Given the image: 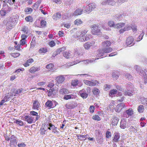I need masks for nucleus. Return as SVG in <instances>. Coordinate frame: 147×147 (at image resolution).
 <instances>
[{
  "label": "nucleus",
  "instance_id": "6e6d98bb",
  "mask_svg": "<svg viewBox=\"0 0 147 147\" xmlns=\"http://www.w3.org/2000/svg\"><path fill=\"white\" fill-rule=\"evenodd\" d=\"M115 24L114 22L112 21H110L108 23V25L110 27H113L114 28L115 26Z\"/></svg>",
  "mask_w": 147,
  "mask_h": 147
},
{
  "label": "nucleus",
  "instance_id": "f03ea898",
  "mask_svg": "<svg viewBox=\"0 0 147 147\" xmlns=\"http://www.w3.org/2000/svg\"><path fill=\"white\" fill-rule=\"evenodd\" d=\"M113 51V49L111 47H107L104 48L102 49H100L98 50V53L97 54L98 57H101L102 58V56H103L105 53H110Z\"/></svg>",
  "mask_w": 147,
  "mask_h": 147
},
{
  "label": "nucleus",
  "instance_id": "7c9ffc66",
  "mask_svg": "<svg viewBox=\"0 0 147 147\" xmlns=\"http://www.w3.org/2000/svg\"><path fill=\"white\" fill-rule=\"evenodd\" d=\"M134 91V90H127L125 92L124 94L125 96H131L133 95L132 94Z\"/></svg>",
  "mask_w": 147,
  "mask_h": 147
},
{
  "label": "nucleus",
  "instance_id": "393cba45",
  "mask_svg": "<svg viewBox=\"0 0 147 147\" xmlns=\"http://www.w3.org/2000/svg\"><path fill=\"white\" fill-rule=\"evenodd\" d=\"M119 75V72L115 71L113 73L112 77L114 80H116L118 78Z\"/></svg>",
  "mask_w": 147,
  "mask_h": 147
},
{
  "label": "nucleus",
  "instance_id": "4c0bfd02",
  "mask_svg": "<svg viewBox=\"0 0 147 147\" xmlns=\"http://www.w3.org/2000/svg\"><path fill=\"white\" fill-rule=\"evenodd\" d=\"M30 114L33 116H36V117L35 118V121H37L39 118L38 115V113L34 111H32L30 112Z\"/></svg>",
  "mask_w": 147,
  "mask_h": 147
},
{
  "label": "nucleus",
  "instance_id": "72a5a7b5",
  "mask_svg": "<svg viewBox=\"0 0 147 147\" xmlns=\"http://www.w3.org/2000/svg\"><path fill=\"white\" fill-rule=\"evenodd\" d=\"M54 67V65L53 63H49L47 65L46 67V68L49 71L52 70Z\"/></svg>",
  "mask_w": 147,
  "mask_h": 147
},
{
  "label": "nucleus",
  "instance_id": "a18cd8bd",
  "mask_svg": "<svg viewBox=\"0 0 147 147\" xmlns=\"http://www.w3.org/2000/svg\"><path fill=\"white\" fill-rule=\"evenodd\" d=\"M66 50V47H63L61 48L58 49L56 51V52L57 54L60 53L61 52L64 51Z\"/></svg>",
  "mask_w": 147,
  "mask_h": 147
},
{
  "label": "nucleus",
  "instance_id": "79ce46f5",
  "mask_svg": "<svg viewBox=\"0 0 147 147\" xmlns=\"http://www.w3.org/2000/svg\"><path fill=\"white\" fill-rule=\"evenodd\" d=\"M142 103L144 105H147V98L143 97L140 98Z\"/></svg>",
  "mask_w": 147,
  "mask_h": 147
},
{
  "label": "nucleus",
  "instance_id": "6ab92c4d",
  "mask_svg": "<svg viewBox=\"0 0 147 147\" xmlns=\"http://www.w3.org/2000/svg\"><path fill=\"white\" fill-rule=\"evenodd\" d=\"M49 126L51 127L52 132L54 134H57L59 133V131L57 130V128L52 123H50L49 124Z\"/></svg>",
  "mask_w": 147,
  "mask_h": 147
},
{
  "label": "nucleus",
  "instance_id": "bb28decb",
  "mask_svg": "<svg viewBox=\"0 0 147 147\" xmlns=\"http://www.w3.org/2000/svg\"><path fill=\"white\" fill-rule=\"evenodd\" d=\"M125 25V23H119L117 24H115V26L114 28L117 29H120L122 27H123Z\"/></svg>",
  "mask_w": 147,
  "mask_h": 147
},
{
  "label": "nucleus",
  "instance_id": "5701e85b",
  "mask_svg": "<svg viewBox=\"0 0 147 147\" xmlns=\"http://www.w3.org/2000/svg\"><path fill=\"white\" fill-rule=\"evenodd\" d=\"M40 70L39 67H32L29 69V71L31 73H34L35 72Z\"/></svg>",
  "mask_w": 147,
  "mask_h": 147
},
{
  "label": "nucleus",
  "instance_id": "1a4fd4ad",
  "mask_svg": "<svg viewBox=\"0 0 147 147\" xmlns=\"http://www.w3.org/2000/svg\"><path fill=\"white\" fill-rule=\"evenodd\" d=\"M125 105L123 103H121L117 105L115 109V111L119 112L124 107Z\"/></svg>",
  "mask_w": 147,
  "mask_h": 147
},
{
  "label": "nucleus",
  "instance_id": "412c9836",
  "mask_svg": "<svg viewBox=\"0 0 147 147\" xmlns=\"http://www.w3.org/2000/svg\"><path fill=\"white\" fill-rule=\"evenodd\" d=\"M120 138V135L119 133L115 134L113 140V142H118Z\"/></svg>",
  "mask_w": 147,
  "mask_h": 147
},
{
  "label": "nucleus",
  "instance_id": "cd10ccee",
  "mask_svg": "<svg viewBox=\"0 0 147 147\" xmlns=\"http://www.w3.org/2000/svg\"><path fill=\"white\" fill-rule=\"evenodd\" d=\"M3 7L5 8V9L6 10V13H8L11 10V8L9 7L6 3L4 4Z\"/></svg>",
  "mask_w": 147,
  "mask_h": 147
},
{
  "label": "nucleus",
  "instance_id": "dca6fc26",
  "mask_svg": "<svg viewBox=\"0 0 147 147\" xmlns=\"http://www.w3.org/2000/svg\"><path fill=\"white\" fill-rule=\"evenodd\" d=\"M134 41V38L132 36L128 37L126 39V44L127 46L131 45Z\"/></svg>",
  "mask_w": 147,
  "mask_h": 147
},
{
  "label": "nucleus",
  "instance_id": "473e14b6",
  "mask_svg": "<svg viewBox=\"0 0 147 147\" xmlns=\"http://www.w3.org/2000/svg\"><path fill=\"white\" fill-rule=\"evenodd\" d=\"M34 60L32 58H30L28 59L26 63H24L23 65L26 67H27L29 66V63H31L32 62H33Z\"/></svg>",
  "mask_w": 147,
  "mask_h": 147
},
{
  "label": "nucleus",
  "instance_id": "a211bd4d",
  "mask_svg": "<svg viewBox=\"0 0 147 147\" xmlns=\"http://www.w3.org/2000/svg\"><path fill=\"white\" fill-rule=\"evenodd\" d=\"M127 122L125 119H122L121 121L120 124V127L123 129L125 128L126 127Z\"/></svg>",
  "mask_w": 147,
  "mask_h": 147
},
{
  "label": "nucleus",
  "instance_id": "4468645a",
  "mask_svg": "<svg viewBox=\"0 0 147 147\" xmlns=\"http://www.w3.org/2000/svg\"><path fill=\"white\" fill-rule=\"evenodd\" d=\"M114 1L111 0H106L103 1L102 3V5H113L114 4Z\"/></svg>",
  "mask_w": 147,
  "mask_h": 147
},
{
  "label": "nucleus",
  "instance_id": "ddd939ff",
  "mask_svg": "<svg viewBox=\"0 0 147 147\" xmlns=\"http://www.w3.org/2000/svg\"><path fill=\"white\" fill-rule=\"evenodd\" d=\"M65 78L63 75H60L57 77L56 78V80L59 83H62L65 80Z\"/></svg>",
  "mask_w": 147,
  "mask_h": 147
},
{
  "label": "nucleus",
  "instance_id": "58836bf2",
  "mask_svg": "<svg viewBox=\"0 0 147 147\" xmlns=\"http://www.w3.org/2000/svg\"><path fill=\"white\" fill-rule=\"evenodd\" d=\"M6 10L5 9V8L3 7L2 8L0 11V15L1 16H4L6 15Z\"/></svg>",
  "mask_w": 147,
  "mask_h": 147
},
{
  "label": "nucleus",
  "instance_id": "680f3d73",
  "mask_svg": "<svg viewBox=\"0 0 147 147\" xmlns=\"http://www.w3.org/2000/svg\"><path fill=\"white\" fill-rule=\"evenodd\" d=\"M11 55L12 57L16 58L19 57L20 54L19 53H14L11 54Z\"/></svg>",
  "mask_w": 147,
  "mask_h": 147
},
{
  "label": "nucleus",
  "instance_id": "de8ad7c7",
  "mask_svg": "<svg viewBox=\"0 0 147 147\" xmlns=\"http://www.w3.org/2000/svg\"><path fill=\"white\" fill-rule=\"evenodd\" d=\"M73 96V95L72 94L66 95L63 97V99L65 100H67L72 98V97Z\"/></svg>",
  "mask_w": 147,
  "mask_h": 147
},
{
  "label": "nucleus",
  "instance_id": "c9c22d12",
  "mask_svg": "<svg viewBox=\"0 0 147 147\" xmlns=\"http://www.w3.org/2000/svg\"><path fill=\"white\" fill-rule=\"evenodd\" d=\"M83 11V10L82 9H76L74 12V15L78 16L82 14Z\"/></svg>",
  "mask_w": 147,
  "mask_h": 147
},
{
  "label": "nucleus",
  "instance_id": "7ed1b4c3",
  "mask_svg": "<svg viewBox=\"0 0 147 147\" xmlns=\"http://www.w3.org/2000/svg\"><path fill=\"white\" fill-rule=\"evenodd\" d=\"M98 25H94L91 26V33L94 35H98L101 33Z\"/></svg>",
  "mask_w": 147,
  "mask_h": 147
},
{
  "label": "nucleus",
  "instance_id": "f3484780",
  "mask_svg": "<svg viewBox=\"0 0 147 147\" xmlns=\"http://www.w3.org/2000/svg\"><path fill=\"white\" fill-rule=\"evenodd\" d=\"M102 46L104 48L109 47L111 44V43L108 40H105L102 42Z\"/></svg>",
  "mask_w": 147,
  "mask_h": 147
},
{
  "label": "nucleus",
  "instance_id": "3c124183",
  "mask_svg": "<svg viewBox=\"0 0 147 147\" xmlns=\"http://www.w3.org/2000/svg\"><path fill=\"white\" fill-rule=\"evenodd\" d=\"M127 114L129 116H131L133 113V111L131 109H129L126 111Z\"/></svg>",
  "mask_w": 147,
  "mask_h": 147
},
{
  "label": "nucleus",
  "instance_id": "0eeeda50",
  "mask_svg": "<svg viewBox=\"0 0 147 147\" xmlns=\"http://www.w3.org/2000/svg\"><path fill=\"white\" fill-rule=\"evenodd\" d=\"M77 106V104L75 102H72L69 104L66 105V107L67 109H73Z\"/></svg>",
  "mask_w": 147,
  "mask_h": 147
},
{
  "label": "nucleus",
  "instance_id": "8fccbe9b",
  "mask_svg": "<svg viewBox=\"0 0 147 147\" xmlns=\"http://www.w3.org/2000/svg\"><path fill=\"white\" fill-rule=\"evenodd\" d=\"M117 90L116 89L111 90L109 93V95L111 96L112 95L116 94L117 93Z\"/></svg>",
  "mask_w": 147,
  "mask_h": 147
},
{
  "label": "nucleus",
  "instance_id": "774afa93",
  "mask_svg": "<svg viewBox=\"0 0 147 147\" xmlns=\"http://www.w3.org/2000/svg\"><path fill=\"white\" fill-rule=\"evenodd\" d=\"M114 105L115 104H114V103L112 102V103L110 104L109 106V108L113 110L115 108Z\"/></svg>",
  "mask_w": 147,
  "mask_h": 147
},
{
  "label": "nucleus",
  "instance_id": "69168bd1",
  "mask_svg": "<svg viewBox=\"0 0 147 147\" xmlns=\"http://www.w3.org/2000/svg\"><path fill=\"white\" fill-rule=\"evenodd\" d=\"M88 30H83L81 33V34L80 35L82 37L83 36H84L88 32Z\"/></svg>",
  "mask_w": 147,
  "mask_h": 147
},
{
  "label": "nucleus",
  "instance_id": "6e6552de",
  "mask_svg": "<svg viewBox=\"0 0 147 147\" xmlns=\"http://www.w3.org/2000/svg\"><path fill=\"white\" fill-rule=\"evenodd\" d=\"M40 106V104L37 100H36L34 101L32 107L33 109L38 110Z\"/></svg>",
  "mask_w": 147,
  "mask_h": 147
},
{
  "label": "nucleus",
  "instance_id": "9d476101",
  "mask_svg": "<svg viewBox=\"0 0 147 147\" xmlns=\"http://www.w3.org/2000/svg\"><path fill=\"white\" fill-rule=\"evenodd\" d=\"M96 7V5L93 3H90L88 5V8L86 10V12L87 13H89L92 10Z\"/></svg>",
  "mask_w": 147,
  "mask_h": 147
},
{
  "label": "nucleus",
  "instance_id": "603ef678",
  "mask_svg": "<svg viewBox=\"0 0 147 147\" xmlns=\"http://www.w3.org/2000/svg\"><path fill=\"white\" fill-rule=\"evenodd\" d=\"M92 119L94 120H96L97 121H99L100 120V118L99 116L98 115H93L92 117Z\"/></svg>",
  "mask_w": 147,
  "mask_h": 147
},
{
  "label": "nucleus",
  "instance_id": "a878e982",
  "mask_svg": "<svg viewBox=\"0 0 147 147\" xmlns=\"http://www.w3.org/2000/svg\"><path fill=\"white\" fill-rule=\"evenodd\" d=\"M47 49L46 47H42L40 48L38 50V52L40 54H44L47 52Z\"/></svg>",
  "mask_w": 147,
  "mask_h": 147
},
{
  "label": "nucleus",
  "instance_id": "bf43d9fd",
  "mask_svg": "<svg viewBox=\"0 0 147 147\" xmlns=\"http://www.w3.org/2000/svg\"><path fill=\"white\" fill-rule=\"evenodd\" d=\"M46 22L44 20H42L40 22V25L42 27H45L46 26Z\"/></svg>",
  "mask_w": 147,
  "mask_h": 147
},
{
  "label": "nucleus",
  "instance_id": "13d9d810",
  "mask_svg": "<svg viewBox=\"0 0 147 147\" xmlns=\"http://www.w3.org/2000/svg\"><path fill=\"white\" fill-rule=\"evenodd\" d=\"M56 44L54 40H52L49 43V45L51 47H53Z\"/></svg>",
  "mask_w": 147,
  "mask_h": 147
},
{
  "label": "nucleus",
  "instance_id": "20e7f679",
  "mask_svg": "<svg viewBox=\"0 0 147 147\" xmlns=\"http://www.w3.org/2000/svg\"><path fill=\"white\" fill-rule=\"evenodd\" d=\"M95 43V41L94 40L91 42H88L84 45V46L86 49L88 50L91 47L94 46Z\"/></svg>",
  "mask_w": 147,
  "mask_h": 147
},
{
  "label": "nucleus",
  "instance_id": "39448f33",
  "mask_svg": "<svg viewBox=\"0 0 147 147\" xmlns=\"http://www.w3.org/2000/svg\"><path fill=\"white\" fill-rule=\"evenodd\" d=\"M59 93L60 94L62 95L66 94H68L70 93L69 90L68 89L66 88H64L63 86H61L59 89Z\"/></svg>",
  "mask_w": 147,
  "mask_h": 147
},
{
  "label": "nucleus",
  "instance_id": "c03bdc74",
  "mask_svg": "<svg viewBox=\"0 0 147 147\" xmlns=\"http://www.w3.org/2000/svg\"><path fill=\"white\" fill-rule=\"evenodd\" d=\"M92 92L94 95H96L99 94L100 91L97 88H94L93 89Z\"/></svg>",
  "mask_w": 147,
  "mask_h": 147
},
{
  "label": "nucleus",
  "instance_id": "c85d7f7f",
  "mask_svg": "<svg viewBox=\"0 0 147 147\" xmlns=\"http://www.w3.org/2000/svg\"><path fill=\"white\" fill-rule=\"evenodd\" d=\"M45 105L46 107H48L49 109L53 108V103L52 101H51L49 100H47V101L46 102Z\"/></svg>",
  "mask_w": 147,
  "mask_h": 147
},
{
  "label": "nucleus",
  "instance_id": "f704fd0d",
  "mask_svg": "<svg viewBox=\"0 0 147 147\" xmlns=\"http://www.w3.org/2000/svg\"><path fill=\"white\" fill-rule=\"evenodd\" d=\"M90 86H93L98 85V82L96 80H92L90 81Z\"/></svg>",
  "mask_w": 147,
  "mask_h": 147
},
{
  "label": "nucleus",
  "instance_id": "f257e3e1",
  "mask_svg": "<svg viewBox=\"0 0 147 147\" xmlns=\"http://www.w3.org/2000/svg\"><path fill=\"white\" fill-rule=\"evenodd\" d=\"M5 140L7 141L10 140L9 145L10 147H16V146L17 141V138L14 135H12L10 137L6 136L5 137Z\"/></svg>",
  "mask_w": 147,
  "mask_h": 147
},
{
  "label": "nucleus",
  "instance_id": "9b49d317",
  "mask_svg": "<svg viewBox=\"0 0 147 147\" xmlns=\"http://www.w3.org/2000/svg\"><path fill=\"white\" fill-rule=\"evenodd\" d=\"M24 118L25 120L28 123L31 124L33 122L34 117H33L29 115H26L25 116Z\"/></svg>",
  "mask_w": 147,
  "mask_h": 147
},
{
  "label": "nucleus",
  "instance_id": "a19ab883",
  "mask_svg": "<svg viewBox=\"0 0 147 147\" xmlns=\"http://www.w3.org/2000/svg\"><path fill=\"white\" fill-rule=\"evenodd\" d=\"M14 123L19 125L20 126H22L24 125L23 122L21 120L19 119L16 120V121H14Z\"/></svg>",
  "mask_w": 147,
  "mask_h": 147
},
{
  "label": "nucleus",
  "instance_id": "c756f323",
  "mask_svg": "<svg viewBox=\"0 0 147 147\" xmlns=\"http://www.w3.org/2000/svg\"><path fill=\"white\" fill-rule=\"evenodd\" d=\"M90 35L87 34L86 36H83L82 37L81 39H80L81 41L82 42H84L89 40L90 38Z\"/></svg>",
  "mask_w": 147,
  "mask_h": 147
},
{
  "label": "nucleus",
  "instance_id": "aec40b11",
  "mask_svg": "<svg viewBox=\"0 0 147 147\" xmlns=\"http://www.w3.org/2000/svg\"><path fill=\"white\" fill-rule=\"evenodd\" d=\"M63 55L64 57L67 59L70 58L71 56L70 51H68L63 52Z\"/></svg>",
  "mask_w": 147,
  "mask_h": 147
},
{
  "label": "nucleus",
  "instance_id": "0e129e2a",
  "mask_svg": "<svg viewBox=\"0 0 147 147\" xmlns=\"http://www.w3.org/2000/svg\"><path fill=\"white\" fill-rule=\"evenodd\" d=\"M5 1H7L8 3H9L10 5H12L14 3L15 1V0H5Z\"/></svg>",
  "mask_w": 147,
  "mask_h": 147
},
{
  "label": "nucleus",
  "instance_id": "052dcab7",
  "mask_svg": "<svg viewBox=\"0 0 147 147\" xmlns=\"http://www.w3.org/2000/svg\"><path fill=\"white\" fill-rule=\"evenodd\" d=\"M111 87V85H108L107 84H106L104 86V90L105 91H107L109 90V89Z\"/></svg>",
  "mask_w": 147,
  "mask_h": 147
},
{
  "label": "nucleus",
  "instance_id": "09e8293b",
  "mask_svg": "<svg viewBox=\"0 0 147 147\" xmlns=\"http://www.w3.org/2000/svg\"><path fill=\"white\" fill-rule=\"evenodd\" d=\"M144 108L143 105H140L138 109V111L140 113H143L144 111Z\"/></svg>",
  "mask_w": 147,
  "mask_h": 147
},
{
  "label": "nucleus",
  "instance_id": "b1692460",
  "mask_svg": "<svg viewBox=\"0 0 147 147\" xmlns=\"http://www.w3.org/2000/svg\"><path fill=\"white\" fill-rule=\"evenodd\" d=\"M76 136L77 137V139L81 140H84L86 139V137L88 136L86 134V135H83L81 134H76Z\"/></svg>",
  "mask_w": 147,
  "mask_h": 147
},
{
  "label": "nucleus",
  "instance_id": "37998d69",
  "mask_svg": "<svg viewBox=\"0 0 147 147\" xmlns=\"http://www.w3.org/2000/svg\"><path fill=\"white\" fill-rule=\"evenodd\" d=\"M83 23V22L80 19H76L74 22V24L77 26L82 24Z\"/></svg>",
  "mask_w": 147,
  "mask_h": 147
},
{
  "label": "nucleus",
  "instance_id": "ea45409f",
  "mask_svg": "<svg viewBox=\"0 0 147 147\" xmlns=\"http://www.w3.org/2000/svg\"><path fill=\"white\" fill-rule=\"evenodd\" d=\"M14 20L13 18L12 17H10L9 19V20L7 22V26H9V24H10L11 27H12V24H13L14 22Z\"/></svg>",
  "mask_w": 147,
  "mask_h": 147
},
{
  "label": "nucleus",
  "instance_id": "4be33fe9",
  "mask_svg": "<svg viewBox=\"0 0 147 147\" xmlns=\"http://www.w3.org/2000/svg\"><path fill=\"white\" fill-rule=\"evenodd\" d=\"M61 17V14L60 13L57 12L55 13L53 16V19L55 20H57L60 19Z\"/></svg>",
  "mask_w": 147,
  "mask_h": 147
},
{
  "label": "nucleus",
  "instance_id": "5fc2aeb1",
  "mask_svg": "<svg viewBox=\"0 0 147 147\" xmlns=\"http://www.w3.org/2000/svg\"><path fill=\"white\" fill-rule=\"evenodd\" d=\"M40 133L41 135H43L45 134L46 130L43 127H41L40 130Z\"/></svg>",
  "mask_w": 147,
  "mask_h": 147
},
{
  "label": "nucleus",
  "instance_id": "2f4dec72",
  "mask_svg": "<svg viewBox=\"0 0 147 147\" xmlns=\"http://www.w3.org/2000/svg\"><path fill=\"white\" fill-rule=\"evenodd\" d=\"M118 121V120L117 118L113 117L112 119L111 124L112 125H117Z\"/></svg>",
  "mask_w": 147,
  "mask_h": 147
},
{
  "label": "nucleus",
  "instance_id": "338daca9",
  "mask_svg": "<svg viewBox=\"0 0 147 147\" xmlns=\"http://www.w3.org/2000/svg\"><path fill=\"white\" fill-rule=\"evenodd\" d=\"M26 146V145L24 143H18V147H25Z\"/></svg>",
  "mask_w": 147,
  "mask_h": 147
},
{
  "label": "nucleus",
  "instance_id": "4d7b16f0",
  "mask_svg": "<svg viewBox=\"0 0 147 147\" xmlns=\"http://www.w3.org/2000/svg\"><path fill=\"white\" fill-rule=\"evenodd\" d=\"M144 34V33L142 32V33L139 36L138 38H137L136 40L137 41H139L140 40H141L142 39Z\"/></svg>",
  "mask_w": 147,
  "mask_h": 147
},
{
  "label": "nucleus",
  "instance_id": "e2e57ef3",
  "mask_svg": "<svg viewBox=\"0 0 147 147\" xmlns=\"http://www.w3.org/2000/svg\"><path fill=\"white\" fill-rule=\"evenodd\" d=\"M111 137V132L107 131L106 133V138H109Z\"/></svg>",
  "mask_w": 147,
  "mask_h": 147
},
{
  "label": "nucleus",
  "instance_id": "f8f14e48",
  "mask_svg": "<svg viewBox=\"0 0 147 147\" xmlns=\"http://www.w3.org/2000/svg\"><path fill=\"white\" fill-rule=\"evenodd\" d=\"M22 88L19 89H13L12 90V96H15L16 94H18L22 92Z\"/></svg>",
  "mask_w": 147,
  "mask_h": 147
},
{
  "label": "nucleus",
  "instance_id": "49530a36",
  "mask_svg": "<svg viewBox=\"0 0 147 147\" xmlns=\"http://www.w3.org/2000/svg\"><path fill=\"white\" fill-rule=\"evenodd\" d=\"M26 21L27 22H32L33 21L32 17L30 16H27L25 18Z\"/></svg>",
  "mask_w": 147,
  "mask_h": 147
},
{
  "label": "nucleus",
  "instance_id": "e433bc0d",
  "mask_svg": "<svg viewBox=\"0 0 147 147\" xmlns=\"http://www.w3.org/2000/svg\"><path fill=\"white\" fill-rule=\"evenodd\" d=\"M79 83V80H74L72 81L71 85L74 87H76L78 85Z\"/></svg>",
  "mask_w": 147,
  "mask_h": 147
},
{
  "label": "nucleus",
  "instance_id": "423d86ee",
  "mask_svg": "<svg viewBox=\"0 0 147 147\" xmlns=\"http://www.w3.org/2000/svg\"><path fill=\"white\" fill-rule=\"evenodd\" d=\"M79 93L80 96L83 99L86 98L88 96V94L86 92V90L84 89L80 91Z\"/></svg>",
  "mask_w": 147,
  "mask_h": 147
},
{
  "label": "nucleus",
  "instance_id": "864d4df0",
  "mask_svg": "<svg viewBox=\"0 0 147 147\" xmlns=\"http://www.w3.org/2000/svg\"><path fill=\"white\" fill-rule=\"evenodd\" d=\"M32 9L31 8H26L24 10V11L27 14H30L32 11Z\"/></svg>",
  "mask_w": 147,
  "mask_h": 147
},
{
  "label": "nucleus",
  "instance_id": "2eb2a0df",
  "mask_svg": "<svg viewBox=\"0 0 147 147\" xmlns=\"http://www.w3.org/2000/svg\"><path fill=\"white\" fill-rule=\"evenodd\" d=\"M55 90L53 88H50L49 90L48 96L49 97H53L56 94L55 92Z\"/></svg>",
  "mask_w": 147,
  "mask_h": 147
}]
</instances>
